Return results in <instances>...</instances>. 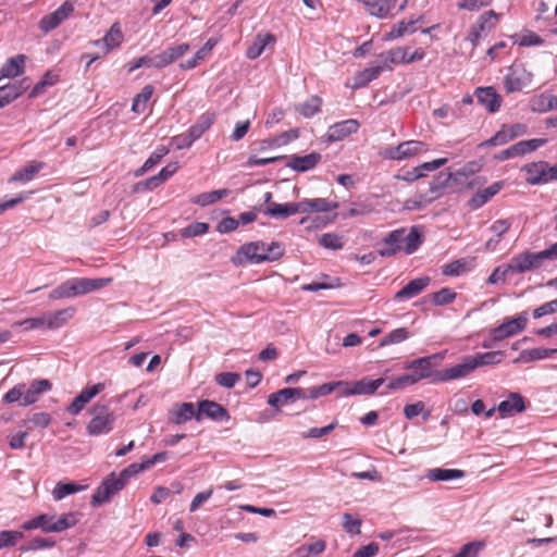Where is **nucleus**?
<instances>
[{
    "label": "nucleus",
    "instance_id": "21",
    "mask_svg": "<svg viewBox=\"0 0 557 557\" xmlns=\"http://www.w3.org/2000/svg\"><path fill=\"white\" fill-rule=\"evenodd\" d=\"M504 187V182L498 181L493 183L491 186L479 190L468 201L471 209L478 210L488 202L495 195H497Z\"/></svg>",
    "mask_w": 557,
    "mask_h": 557
},
{
    "label": "nucleus",
    "instance_id": "57",
    "mask_svg": "<svg viewBox=\"0 0 557 557\" xmlns=\"http://www.w3.org/2000/svg\"><path fill=\"white\" fill-rule=\"evenodd\" d=\"M326 544L323 540H317L308 545L300 546L297 553L300 557H309L310 555H318L325 550Z\"/></svg>",
    "mask_w": 557,
    "mask_h": 557
},
{
    "label": "nucleus",
    "instance_id": "51",
    "mask_svg": "<svg viewBox=\"0 0 557 557\" xmlns=\"http://www.w3.org/2000/svg\"><path fill=\"white\" fill-rule=\"evenodd\" d=\"M319 244L325 249L339 250L343 248L344 243L342 236L335 233L322 234L319 238Z\"/></svg>",
    "mask_w": 557,
    "mask_h": 557
},
{
    "label": "nucleus",
    "instance_id": "6",
    "mask_svg": "<svg viewBox=\"0 0 557 557\" xmlns=\"http://www.w3.org/2000/svg\"><path fill=\"white\" fill-rule=\"evenodd\" d=\"M441 356L438 354H434L431 356L418 358L406 362L404 364V369L411 370V375L416 377V381L419 383L425 379H432L435 376L437 371L434 370L433 360L440 359Z\"/></svg>",
    "mask_w": 557,
    "mask_h": 557
},
{
    "label": "nucleus",
    "instance_id": "37",
    "mask_svg": "<svg viewBox=\"0 0 557 557\" xmlns=\"http://www.w3.org/2000/svg\"><path fill=\"white\" fill-rule=\"evenodd\" d=\"M345 386H347V382L344 381L329 382L320 386H312L308 388V397L309 399H317L319 397L326 396L333 393L338 387L345 388Z\"/></svg>",
    "mask_w": 557,
    "mask_h": 557
},
{
    "label": "nucleus",
    "instance_id": "58",
    "mask_svg": "<svg viewBox=\"0 0 557 557\" xmlns=\"http://www.w3.org/2000/svg\"><path fill=\"white\" fill-rule=\"evenodd\" d=\"M73 297H75V296L73 293V286H72L71 280L63 282L57 288L51 290V293L49 294V298L53 299V300L54 299H63V298H73Z\"/></svg>",
    "mask_w": 557,
    "mask_h": 557
},
{
    "label": "nucleus",
    "instance_id": "2",
    "mask_svg": "<svg viewBox=\"0 0 557 557\" xmlns=\"http://www.w3.org/2000/svg\"><path fill=\"white\" fill-rule=\"evenodd\" d=\"M265 243L257 240L242 245L231 260L238 267L245 263L259 264L265 262Z\"/></svg>",
    "mask_w": 557,
    "mask_h": 557
},
{
    "label": "nucleus",
    "instance_id": "35",
    "mask_svg": "<svg viewBox=\"0 0 557 557\" xmlns=\"http://www.w3.org/2000/svg\"><path fill=\"white\" fill-rule=\"evenodd\" d=\"M465 476V472L459 469H444V468H434L428 470L425 473V478L430 481H450L456 479H461Z\"/></svg>",
    "mask_w": 557,
    "mask_h": 557
},
{
    "label": "nucleus",
    "instance_id": "41",
    "mask_svg": "<svg viewBox=\"0 0 557 557\" xmlns=\"http://www.w3.org/2000/svg\"><path fill=\"white\" fill-rule=\"evenodd\" d=\"M228 194H230V190L226 188L212 190V191H208V193H202V194H199L193 200V202L198 206H201V207H207L209 205H212V203L221 200L223 197H226Z\"/></svg>",
    "mask_w": 557,
    "mask_h": 557
},
{
    "label": "nucleus",
    "instance_id": "48",
    "mask_svg": "<svg viewBox=\"0 0 557 557\" xmlns=\"http://www.w3.org/2000/svg\"><path fill=\"white\" fill-rule=\"evenodd\" d=\"M453 178L451 173H438L434 180L430 183V191L432 194L431 197H434V199L438 198L441 196V191L448 186L449 182Z\"/></svg>",
    "mask_w": 557,
    "mask_h": 557
},
{
    "label": "nucleus",
    "instance_id": "5",
    "mask_svg": "<svg viewBox=\"0 0 557 557\" xmlns=\"http://www.w3.org/2000/svg\"><path fill=\"white\" fill-rule=\"evenodd\" d=\"M475 370V363L470 356L462 358V361L450 368H446L435 373L433 383L447 382L458 380L468 376Z\"/></svg>",
    "mask_w": 557,
    "mask_h": 557
},
{
    "label": "nucleus",
    "instance_id": "28",
    "mask_svg": "<svg viewBox=\"0 0 557 557\" xmlns=\"http://www.w3.org/2000/svg\"><path fill=\"white\" fill-rule=\"evenodd\" d=\"M263 213L271 218L285 219L290 215L299 213V208H298L297 202H285V203L272 202L265 208Z\"/></svg>",
    "mask_w": 557,
    "mask_h": 557
},
{
    "label": "nucleus",
    "instance_id": "53",
    "mask_svg": "<svg viewBox=\"0 0 557 557\" xmlns=\"http://www.w3.org/2000/svg\"><path fill=\"white\" fill-rule=\"evenodd\" d=\"M408 337L409 332L406 327L395 329L381 339L380 346L383 347L392 344H398L406 341Z\"/></svg>",
    "mask_w": 557,
    "mask_h": 557
},
{
    "label": "nucleus",
    "instance_id": "13",
    "mask_svg": "<svg viewBox=\"0 0 557 557\" xmlns=\"http://www.w3.org/2000/svg\"><path fill=\"white\" fill-rule=\"evenodd\" d=\"M202 416L219 422L231 419L227 409L213 400H201L198 403L196 420L200 421Z\"/></svg>",
    "mask_w": 557,
    "mask_h": 557
},
{
    "label": "nucleus",
    "instance_id": "45",
    "mask_svg": "<svg viewBox=\"0 0 557 557\" xmlns=\"http://www.w3.org/2000/svg\"><path fill=\"white\" fill-rule=\"evenodd\" d=\"M422 20V16H419L418 18L410 20L409 22L400 21L396 25L392 27V29L385 35V40H394L401 36H404L410 27H413L414 24L420 22Z\"/></svg>",
    "mask_w": 557,
    "mask_h": 557
},
{
    "label": "nucleus",
    "instance_id": "50",
    "mask_svg": "<svg viewBox=\"0 0 557 557\" xmlns=\"http://www.w3.org/2000/svg\"><path fill=\"white\" fill-rule=\"evenodd\" d=\"M13 327H22L24 331L40 330L46 327L45 313L36 318H27L13 323Z\"/></svg>",
    "mask_w": 557,
    "mask_h": 557
},
{
    "label": "nucleus",
    "instance_id": "46",
    "mask_svg": "<svg viewBox=\"0 0 557 557\" xmlns=\"http://www.w3.org/2000/svg\"><path fill=\"white\" fill-rule=\"evenodd\" d=\"M422 242L421 234L412 227L408 234H404L403 243L405 246L403 249L407 255H411L421 246Z\"/></svg>",
    "mask_w": 557,
    "mask_h": 557
},
{
    "label": "nucleus",
    "instance_id": "15",
    "mask_svg": "<svg viewBox=\"0 0 557 557\" xmlns=\"http://www.w3.org/2000/svg\"><path fill=\"white\" fill-rule=\"evenodd\" d=\"M384 382L385 380L383 377H379L376 380L364 377L354 382L350 387L347 383V386L342 391V395H372L384 384Z\"/></svg>",
    "mask_w": 557,
    "mask_h": 557
},
{
    "label": "nucleus",
    "instance_id": "39",
    "mask_svg": "<svg viewBox=\"0 0 557 557\" xmlns=\"http://www.w3.org/2000/svg\"><path fill=\"white\" fill-rule=\"evenodd\" d=\"M503 351H487L471 355V358L475 363V369H478L480 367L499 363L503 359Z\"/></svg>",
    "mask_w": 557,
    "mask_h": 557
},
{
    "label": "nucleus",
    "instance_id": "42",
    "mask_svg": "<svg viewBox=\"0 0 557 557\" xmlns=\"http://www.w3.org/2000/svg\"><path fill=\"white\" fill-rule=\"evenodd\" d=\"M322 100L318 96L310 97L304 103L296 107V110L305 117L310 119L321 110Z\"/></svg>",
    "mask_w": 557,
    "mask_h": 557
},
{
    "label": "nucleus",
    "instance_id": "23",
    "mask_svg": "<svg viewBox=\"0 0 557 557\" xmlns=\"http://www.w3.org/2000/svg\"><path fill=\"white\" fill-rule=\"evenodd\" d=\"M503 418L511 417L525 409L523 397L518 393H511L507 399L499 403L496 408Z\"/></svg>",
    "mask_w": 557,
    "mask_h": 557
},
{
    "label": "nucleus",
    "instance_id": "18",
    "mask_svg": "<svg viewBox=\"0 0 557 557\" xmlns=\"http://www.w3.org/2000/svg\"><path fill=\"white\" fill-rule=\"evenodd\" d=\"M29 87L27 79L10 83L0 87V108H4L16 100Z\"/></svg>",
    "mask_w": 557,
    "mask_h": 557
},
{
    "label": "nucleus",
    "instance_id": "38",
    "mask_svg": "<svg viewBox=\"0 0 557 557\" xmlns=\"http://www.w3.org/2000/svg\"><path fill=\"white\" fill-rule=\"evenodd\" d=\"M85 488H86V486L74 483V482H67V483L58 482L55 484L54 488L52 490V496L55 500H61L64 497L71 495V494H74V493L82 492Z\"/></svg>",
    "mask_w": 557,
    "mask_h": 557
},
{
    "label": "nucleus",
    "instance_id": "27",
    "mask_svg": "<svg viewBox=\"0 0 557 557\" xmlns=\"http://www.w3.org/2000/svg\"><path fill=\"white\" fill-rule=\"evenodd\" d=\"M75 313L74 307H67L53 312L45 313L46 329L57 330L63 326Z\"/></svg>",
    "mask_w": 557,
    "mask_h": 557
},
{
    "label": "nucleus",
    "instance_id": "30",
    "mask_svg": "<svg viewBox=\"0 0 557 557\" xmlns=\"http://www.w3.org/2000/svg\"><path fill=\"white\" fill-rule=\"evenodd\" d=\"M197 416V410L193 403H182L171 410L170 420L175 424H183Z\"/></svg>",
    "mask_w": 557,
    "mask_h": 557
},
{
    "label": "nucleus",
    "instance_id": "25",
    "mask_svg": "<svg viewBox=\"0 0 557 557\" xmlns=\"http://www.w3.org/2000/svg\"><path fill=\"white\" fill-rule=\"evenodd\" d=\"M297 203L299 213L329 212L338 208L337 202H330L323 198L302 199Z\"/></svg>",
    "mask_w": 557,
    "mask_h": 557
},
{
    "label": "nucleus",
    "instance_id": "24",
    "mask_svg": "<svg viewBox=\"0 0 557 557\" xmlns=\"http://www.w3.org/2000/svg\"><path fill=\"white\" fill-rule=\"evenodd\" d=\"M46 166L45 162L33 160L24 168L18 169L9 178V183H28Z\"/></svg>",
    "mask_w": 557,
    "mask_h": 557
},
{
    "label": "nucleus",
    "instance_id": "49",
    "mask_svg": "<svg viewBox=\"0 0 557 557\" xmlns=\"http://www.w3.org/2000/svg\"><path fill=\"white\" fill-rule=\"evenodd\" d=\"M431 296L434 306H445L451 304L456 299L457 294L451 288L444 287Z\"/></svg>",
    "mask_w": 557,
    "mask_h": 557
},
{
    "label": "nucleus",
    "instance_id": "60",
    "mask_svg": "<svg viewBox=\"0 0 557 557\" xmlns=\"http://www.w3.org/2000/svg\"><path fill=\"white\" fill-rule=\"evenodd\" d=\"M240 380V374L236 372H222L215 376V382L225 388H232Z\"/></svg>",
    "mask_w": 557,
    "mask_h": 557
},
{
    "label": "nucleus",
    "instance_id": "19",
    "mask_svg": "<svg viewBox=\"0 0 557 557\" xmlns=\"http://www.w3.org/2000/svg\"><path fill=\"white\" fill-rule=\"evenodd\" d=\"M52 388V384L47 379L34 380L28 388L24 389V396L20 406L26 407L38 401L42 393L49 392Z\"/></svg>",
    "mask_w": 557,
    "mask_h": 557
},
{
    "label": "nucleus",
    "instance_id": "7",
    "mask_svg": "<svg viewBox=\"0 0 557 557\" xmlns=\"http://www.w3.org/2000/svg\"><path fill=\"white\" fill-rule=\"evenodd\" d=\"M532 82V74L529 73L522 64H513L509 67L504 77V86L507 92L522 90Z\"/></svg>",
    "mask_w": 557,
    "mask_h": 557
},
{
    "label": "nucleus",
    "instance_id": "26",
    "mask_svg": "<svg viewBox=\"0 0 557 557\" xmlns=\"http://www.w3.org/2000/svg\"><path fill=\"white\" fill-rule=\"evenodd\" d=\"M321 159L322 157L318 152H311L306 156H293L286 165L297 172H306L313 169Z\"/></svg>",
    "mask_w": 557,
    "mask_h": 557
},
{
    "label": "nucleus",
    "instance_id": "52",
    "mask_svg": "<svg viewBox=\"0 0 557 557\" xmlns=\"http://www.w3.org/2000/svg\"><path fill=\"white\" fill-rule=\"evenodd\" d=\"M24 537L23 532L14 530H4L0 532V549L13 547Z\"/></svg>",
    "mask_w": 557,
    "mask_h": 557
},
{
    "label": "nucleus",
    "instance_id": "36",
    "mask_svg": "<svg viewBox=\"0 0 557 557\" xmlns=\"http://www.w3.org/2000/svg\"><path fill=\"white\" fill-rule=\"evenodd\" d=\"M382 72L381 66L367 67L356 74L354 78V88L366 87L370 82L376 79Z\"/></svg>",
    "mask_w": 557,
    "mask_h": 557
},
{
    "label": "nucleus",
    "instance_id": "14",
    "mask_svg": "<svg viewBox=\"0 0 557 557\" xmlns=\"http://www.w3.org/2000/svg\"><path fill=\"white\" fill-rule=\"evenodd\" d=\"M111 277H98V278H88V277H76L71 278V283L73 286L74 296H82L88 293L101 289L109 284H111Z\"/></svg>",
    "mask_w": 557,
    "mask_h": 557
},
{
    "label": "nucleus",
    "instance_id": "63",
    "mask_svg": "<svg viewBox=\"0 0 557 557\" xmlns=\"http://www.w3.org/2000/svg\"><path fill=\"white\" fill-rule=\"evenodd\" d=\"M209 224L203 222H193L182 232L184 237H196L203 235L208 232Z\"/></svg>",
    "mask_w": 557,
    "mask_h": 557
},
{
    "label": "nucleus",
    "instance_id": "61",
    "mask_svg": "<svg viewBox=\"0 0 557 557\" xmlns=\"http://www.w3.org/2000/svg\"><path fill=\"white\" fill-rule=\"evenodd\" d=\"M196 140L197 139L191 136V133L188 129L186 133H182L172 137L171 144L175 147V149L182 150L189 148Z\"/></svg>",
    "mask_w": 557,
    "mask_h": 557
},
{
    "label": "nucleus",
    "instance_id": "31",
    "mask_svg": "<svg viewBox=\"0 0 557 557\" xmlns=\"http://www.w3.org/2000/svg\"><path fill=\"white\" fill-rule=\"evenodd\" d=\"M275 41V37L272 34H258L253 40V42L248 47L246 51V57L250 60H255L262 54L265 47L269 44H273Z\"/></svg>",
    "mask_w": 557,
    "mask_h": 557
},
{
    "label": "nucleus",
    "instance_id": "20",
    "mask_svg": "<svg viewBox=\"0 0 557 557\" xmlns=\"http://www.w3.org/2000/svg\"><path fill=\"white\" fill-rule=\"evenodd\" d=\"M475 97L478 102L491 113L498 111L500 108L502 97L495 91L493 87L476 88Z\"/></svg>",
    "mask_w": 557,
    "mask_h": 557
},
{
    "label": "nucleus",
    "instance_id": "64",
    "mask_svg": "<svg viewBox=\"0 0 557 557\" xmlns=\"http://www.w3.org/2000/svg\"><path fill=\"white\" fill-rule=\"evenodd\" d=\"M483 547V544L480 542H471L465 544L460 550L453 555L451 557H478L480 549Z\"/></svg>",
    "mask_w": 557,
    "mask_h": 557
},
{
    "label": "nucleus",
    "instance_id": "62",
    "mask_svg": "<svg viewBox=\"0 0 557 557\" xmlns=\"http://www.w3.org/2000/svg\"><path fill=\"white\" fill-rule=\"evenodd\" d=\"M284 256V247L278 242H272L265 244V262H273L281 259Z\"/></svg>",
    "mask_w": 557,
    "mask_h": 557
},
{
    "label": "nucleus",
    "instance_id": "40",
    "mask_svg": "<svg viewBox=\"0 0 557 557\" xmlns=\"http://www.w3.org/2000/svg\"><path fill=\"white\" fill-rule=\"evenodd\" d=\"M106 45V52L119 47L123 41V34L117 23H114L101 40Z\"/></svg>",
    "mask_w": 557,
    "mask_h": 557
},
{
    "label": "nucleus",
    "instance_id": "4",
    "mask_svg": "<svg viewBox=\"0 0 557 557\" xmlns=\"http://www.w3.org/2000/svg\"><path fill=\"white\" fill-rule=\"evenodd\" d=\"M126 483L112 472L95 491L91 497V506L98 507L108 503L114 495L125 487Z\"/></svg>",
    "mask_w": 557,
    "mask_h": 557
},
{
    "label": "nucleus",
    "instance_id": "3",
    "mask_svg": "<svg viewBox=\"0 0 557 557\" xmlns=\"http://www.w3.org/2000/svg\"><path fill=\"white\" fill-rule=\"evenodd\" d=\"M557 163L550 166L545 161L532 162L525 164L522 171L525 173V181L531 185L546 184L550 181H557Z\"/></svg>",
    "mask_w": 557,
    "mask_h": 557
},
{
    "label": "nucleus",
    "instance_id": "56",
    "mask_svg": "<svg viewBox=\"0 0 557 557\" xmlns=\"http://www.w3.org/2000/svg\"><path fill=\"white\" fill-rule=\"evenodd\" d=\"M383 62L386 63H406V49L398 47L380 54Z\"/></svg>",
    "mask_w": 557,
    "mask_h": 557
},
{
    "label": "nucleus",
    "instance_id": "22",
    "mask_svg": "<svg viewBox=\"0 0 557 557\" xmlns=\"http://www.w3.org/2000/svg\"><path fill=\"white\" fill-rule=\"evenodd\" d=\"M430 282L431 278L429 276H421L411 280L408 284H406L400 290H398L395 294L394 299L401 300L416 297L430 285Z\"/></svg>",
    "mask_w": 557,
    "mask_h": 557
},
{
    "label": "nucleus",
    "instance_id": "43",
    "mask_svg": "<svg viewBox=\"0 0 557 557\" xmlns=\"http://www.w3.org/2000/svg\"><path fill=\"white\" fill-rule=\"evenodd\" d=\"M54 519V516H50L47 513L39 515L35 517L34 519H30L28 521H25L22 524V529L25 531L34 530V529H41L44 532H51V530H48L49 525L51 524L52 520Z\"/></svg>",
    "mask_w": 557,
    "mask_h": 557
},
{
    "label": "nucleus",
    "instance_id": "12",
    "mask_svg": "<svg viewBox=\"0 0 557 557\" xmlns=\"http://www.w3.org/2000/svg\"><path fill=\"white\" fill-rule=\"evenodd\" d=\"M74 11V5L70 1L63 2L55 11L45 15L39 21V28L47 34L57 28Z\"/></svg>",
    "mask_w": 557,
    "mask_h": 557
},
{
    "label": "nucleus",
    "instance_id": "54",
    "mask_svg": "<svg viewBox=\"0 0 557 557\" xmlns=\"http://www.w3.org/2000/svg\"><path fill=\"white\" fill-rule=\"evenodd\" d=\"M343 528L351 536L359 535L361 533L362 521L359 518H354L350 513L343 515Z\"/></svg>",
    "mask_w": 557,
    "mask_h": 557
},
{
    "label": "nucleus",
    "instance_id": "47",
    "mask_svg": "<svg viewBox=\"0 0 557 557\" xmlns=\"http://www.w3.org/2000/svg\"><path fill=\"white\" fill-rule=\"evenodd\" d=\"M499 14L494 10H490L484 12L479 18L478 22L473 25L481 34H487L495 27V23L492 20H497Z\"/></svg>",
    "mask_w": 557,
    "mask_h": 557
},
{
    "label": "nucleus",
    "instance_id": "1",
    "mask_svg": "<svg viewBox=\"0 0 557 557\" xmlns=\"http://www.w3.org/2000/svg\"><path fill=\"white\" fill-rule=\"evenodd\" d=\"M92 418L86 430L91 436H99L110 433L114 429L115 414L106 404L97 403L91 408Z\"/></svg>",
    "mask_w": 557,
    "mask_h": 557
},
{
    "label": "nucleus",
    "instance_id": "16",
    "mask_svg": "<svg viewBox=\"0 0 557 557\" xmlns=\"http://www.w3.org/2000/svg\"><path fill=\"white\" fill-rule=\"evenodd\" d=\"M359 128V122L354 119L345 120L331 125L326 133L327 141L334 143L346 138L356 133Z\"/></svg>",
    "mask_w": 557,
    "mask_h": 557
},
{
    "label": "nucleus",
    "instance_id": "32",
    "mask_svg": "<svg viewBox=\"0 0 557 557\" xmlns=\"http://www.w3.org/2000/svg\"><path fill=\"white\" fill-rule=\"evenodd\" d=\"M555 354H557V349H555V348L537 347V348H532V349H525V350L521 351L519 357L517 359H515L513 362L515 363H519V362L528 363V362H532V361H536V360L546 359Z\"/></svg>",
    "mask_w": 557,
    "mask_h": 557
},
{
    "label": "nucleus",
    "instance_id": "59",
    "mask_svg": "<svg viewBox=\"0 0 557 557\" xmlns=\"http://www.w3.org/2000/svg\"><path fill=\"white\" fill-rule=\"evenodd\" d=\"M417 383L418 382L416 381V377L413 375H411V373H406V374H403V375L392 380L387 384V388L394 389V391L405 389L406 387L412 386Z\"/></svg>",
    "mask_w": 557,
    "mask_h": 557
},
{
    "label": "nucleus",
    "instance_id": "10",
    "mask_svg": "<svg viewBox=\"0 0 557 557\" xmlns=\"http://www.w3.org/2000/svg\"><path fill=\"white\" fill-rule=\"evenodd\" d=\"M544 138H533L529 140L519 141L507 149L502 150L495 156V160L505 161L511 158L524 156L530 153L546 144Z\"/></svg>",
    "mask_w": 557,
    "mask_h": 557
},
{
    "label": "nucleus",
    "instance_id": "11",
    "mask_svg": "<svg viewBox=\"0 0 557 557\" xmlns=\"http://www.w3.org/2000/svg\"><path fill=\"white\" fill-rule=\"evenodd\" d=\"M528 319L524 314L504 321L497 327L491 330V341L500 342L513 336L525 329Z\"/></svg>",
    "mask_w": 557,
    "mask_h": 557
},
{
    "label": "nucleus",
    "instance_id": "17",
    "mask_svg": "<svg viewBox=\"0 0 557 557\" xmlns=\"http://www.w3.org/2000/svg\"><path fill=\"white\" fill-rule=\"evenodd\" d=\"M406 233L405 228L394 230L388 233L383 242L382 247L377 250L381 257H392L403 250V238Z\"/></svg>",
    "mask_w": 557,
    "mask_h": 557
},
{
    "label": "nucleus",
    "instance_id": "9",
    "mask_svg": "<svg viewBox=\"0 0 557 557\" xmlns=\"http://www.w3.org/2000/svg\"><path fill=\"white\" fill-rule=\"evenodd\" d=\"M299 399H309L308 388L301 387H286L275 393H272L268 397V404L271 407L276 408L280 411V406L293 404Z\"/></svg>",
    "mask_w": 557,
    "mask_h": 557
},
{
    "label": "nucleus",
    "instance_id": "55",
    "mask_svg": "<svg viewBox=\"0 0 557 557\" xmlns=\"http://www.w3.org/2000/svg\"><path fill=\"white\" fill-rule=\"evenodd\" d=\"M508 264V270L510 271V273H525V272H529V267H528V259L525 257V253L524 251L517 255V256H513L509 263Z\"/></svg>",
    "mask_w": 557,
    "mask_h": 557
},
{
    "label": "nucleus",
    "instance_id": "33",
    "mask_svg": "<svg viewBox=\"0 0 557 557\" xmlns=\"http://www.w3.org/2000/svg\"><path fill=\"white\" fill-rule=\"evenodd\" d=\"M216 119V114L214 112H205L202 113L195 124H193L188 129L191 133V136L196 139H199L214 123Z\"/></svg>",
    "mask_w": 557,
    "mask_h": 557
},
{
    "label": "nucleus",
    "instance_id": "29",
    "mask_svg": "<svg viewBox=\"0 0 557 557\" xmlns=\"http://www.w3.org/2000/svg\"><path fill=\"white\" fill-rule=\"evenodd\" d=\"M25 60L26 57L24 54H17L13 58H10L1 67L0 79L14 78L23 74Z\"/></svg>",
    "mask_w": 557,
    "mask_h": 557
},
{
    "label": "nucleus",
    "instance_id": "8",
    "mask_svg": "<svg viewBox=\"0 0 557 557\" xmlns=\"http://www.w3.org/2000/svg\"><path fill=\"white\" fill-rule=\"evenodd\" d=\"M428 151V145L420 140H408L396 147L386 149L385 158L391 160H405Z\"/></svg>",
    "mask_w": 557,
    "mask_h": 557
},
{
    "label": "nucleus",
    "instance_id": "44",
    "mask_svg": "<svg viewBox=\"0 0 557 557\" xmlns=\"http://www.w3.org/2000/svg\"><path fill=\"white\" fill-rule=\"evenodd\" d=\"M153 94V87L146 85L141 91L136 95L132 103V111L135 113H143L147 108V102L150 100Z\"/></svg>",
    "mask_w": 557,
    "mask_h": 557
},
{
    "label": "nucleus",
    "instance_id": "34",
    "mask_svg": "<svg viewBox=\"0 0 557 557\" xmlns=\"http://www.w3.org/2000/svg\"><path fill=\"white\" fill-rule=\"evenodd\" d=\"M81 513L78 512H66L61 515L57 520H52L48 530L51 532H62L67 529L75 527L79 522Z\"/></svg>",
    "mask_w": 557,
    "mask_h": 557
}]
</instances>
